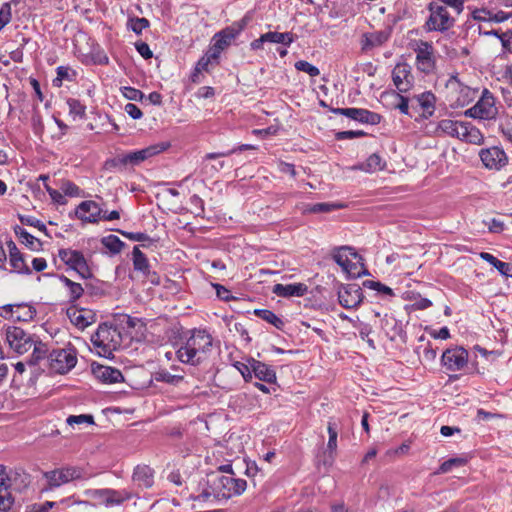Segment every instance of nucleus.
<instances>
[{"mask_svg":"<svg viewBox=\"0 0 512 512\" xmlns=\"http://www.w3.org/2000/svg\"><path fill=\"white\" fill-rule=\"evenodd\" d=\"M213 339L205 330L194 329L176 351L178 360L184 364L199 365L211 351Z\"/></svg>","mask_w":512,"mask_h":512,"instance_id":"nucleus-1","label":"nucleus"},{"mask_svg":"<svg viewBox=\"0 0 512 512\" xmlns=\"http://www.w3.org/2000/svg\"><path fill=\"white\" fill-rule=\"evenodd\" d=\"M209 489L213 496L218 499H229L233 495L242 494L247 486L243 479L235 478L234 475H222L212 473L208 477Z\"/></svg>","mask_w":512,"mask_h":512,"instance_id":"nucleus-2","label":"nucleus"},{"mask_svg":"<svg viewBox=\"0 0 512 512\" xmlns=\"http://www.w3.org/2000/svg\"><path fill=\"white\" fill-rule=\"evenodd\" d=\"M427 8L430 13L425 23L427 31L445 32L454 26L455 19L450 15L446 6L431 2Z\"/></svg>","mask_w":512,"mask_h":512,"instance_id":"nucleus-3","label":"nucleus"},{"mask_svg":"<svg viewBox=\"0 0 512 512\" xmlns=\"http://www.w3.org/2000/svg\"><path fill=\"white\" fill-rule=\"evenodd\" d=\"M247 25L246 18L234 22L232 25L222 29L213 37L212 56L219 57L220 53L226 49L239 36Z\"/></svg>","mask_w":512,"mask_h":512,"instance_id":"nucleus-4","label":"nucleus"},{"mask_svg":"<svg viewBox=\"0 0 512 512\" xmlns=\"http://www.w3.org/2000/svg\"><path fill=\"white\" fill-rule=\"evenodd\" d=\"M116 330L112 327L101 324L97 331L91 336V342L98 349V354L104 357H110L116 348L114 335Z\"/></svg>","mask_w":512,"mask_h":512,"instance_id":"nucleus-5","label":"nucleus"},{"mask_svg":"<svg viewBox=\"0 0 512 512\" xmlns=\"http://www.w3.org/2000/svg\"><path fill=\"white\" fill-rule=\"evenodd\" d=\"M34 334H29L20 327L9 326L6 329V341L17 354L28 352L34 344Z\"/></svg>","mask_w":512,"mask_h":512,"instance_id":"nucleus-6","label":"nucleus"},{"mask_svg":"<svg viewBox=\"0 0 512 512\" xmlns=\"http://www.w3.org/2000/svg\"><path fill=\"white\" fill-rule=\"evenodd\" d=\"M347 252L350 253L355 259L358 258V254L351 247H341L334 254V261L341 266L343 271L351 278H358L362 275H367L368 271L361 265L358 267L357 263L351 262Z\"/></svg>","mask_w":512,"mask_h":512,"instance_id":"nucleus-7","label":"nucleus"},{"mask_svg":"<svg viewBox=\"0 0 512 512\" xmlns=\"http://www.w3.org/2000/svg\"><path fill=\"white\" fill-rule=\"evenodd\" d=\"M50 368L56 373L65 374L75 367L76 353L72 349H56L49 353Z\"/></svg>","mask_w":512,"mask_h":512,"instance_id":"nucleus-8","label":"nucleus"},{"mask_svg":"<svg viewBox=\"0 0 512 512\" xmlns=\"http://www.w3.org/2000/svg\"><path fill=\"white\" fill-rule=\"evenodd\" d=\"M58 256L67 266L76 271L83 279L92 277V272L87 261L80 251L60 249Z\"/></svg>","mask_w":512,"mask_h":512,"instance_id":"nucleus-9","label":"nucleus"},{"mask_svg":"<svg viewBox=\"0 0 512 512\" xmlns=\"http://www.w3.org/2000/svg\"><path fill=\"white\" fill-rule=\"evenodd\" d=\"M466 115L473 118L492 119L497 114L495 99L492 93L484 89L477 103L465 112Z\"/></svg>","mask_w":512,"mask_h":512,"instance_id":"nucleus-10","label":"nucleus"},{"mask_svg":"<svg viewBox=\"0 0 512 512\" xmlns=\"http://www.w3.org/2000/svg\"><path fill=\"white\" fill-rule=\"evenodd\" d=\"M83 476V470L78 467H63L44 473V477L50 488H56L72 480L80 479Z\"/></svg>","mask_w":512,"mask_h":512,"instance_id":"nucleus-11","label":"nucleus"},{"mask_svg":"<svg viewBox=\"0 0 512 512\" xmlns=\"http://www.w3.org/2000/svg\"><path fill=\"white\" fill-rule=\"evenodd\" d=\"M88 494L99 504L105 506L120 505L132 497V494L127 490L114 489H94L88 491Z\"/></svg>","mask_w":512,"mask_h":512,"instance_id":"nucleus-12","label":"nucleus"},{"mask_svg":"<svg viewBox=\"0 0 512 512\" xmlns=\"http://www.w3.org/2000/svg\"><path fill=\"white\" fill-rule=\"evenodd\" d=\"M416 52V66L418 70L425 74H430L435 70L436 59L432 43L420 41Z\"/></svg>","mask_w":512,"mask_h":512,"instance_id":"nucleus-13","label":"nucleus"},{"mask_svg":"<svg viewBox=\"0 0 512 512\" xmlns=\"http://www.w3.org/2000/svg\"><path fill=\"white\" fill-rule=\"evenodd\" d=\"M66 315L70 322L80 330H84L97 320L96 313L93 310L78 305H70L66 310Z\"/></svg>","mask_w":512,"mask_h":512,"instance_id":"nucleus-14","label":"nucleus"},{"mask_svg":"<svg viewBox=\"0 0 512 512\" xmlns=\"http://www.w3.org/2000/svg\"><path fill=\"white\" fill-rule=\"evenodd\" d=\"M363 291L357 284L341 285L338 290V300L346 309L357 308L363 301Z\"/></svg>","mask_w":512,"mask_h":512,"instance_id":"nucleus-15","label":"nucleus"},{"mask_svg":"<svg viewBox=\"0 0 512 512\" xmlns=\"http://www.w3.org/2000/svg\"><path fill=\"white\" fill-rule=\"evenodd\" d=\"M332 112L371 125L379 124L382 118L380 114L362 108H335Z\"/></svg>","mask_w":512,"mask_h":512,"instance_id":"nucleus-16","label":"nucleus"},{"mask_svg":"<svg viewBox=\"0 0 512 512\" xmlns=\"http://www.w3.org/2000/svg\"><path fill=\"white\" fill-rule=\"evenodd\" d=\"M392 80L400 93L408 92L414 83L411 67L407 63H398L392 70Z\"/></svg>","mask_w":512,"mask_h":512,"instance_id":"nucleus-17","label":"nucleus"},{"mask_svg":"<svg viewBox=\"0 0 512 512\" xmlns=\"http://www.w3.org/2000/svg\"><path fill=\"white\" fill-rule=\"evenodd\" d=\"M441 360L447 370L459 371L467 365L468 352L462 347L447 349L444 351Z\"/></svg>","mask_w":512,"mask_h":512,"instance_id":"nucleus-18","label":"nucleus"},{"mask_svg":"<svg viewBox=\"0 0 512 512\" xmlns=\"http://www.w3.org/2000/svg\"><path fill=\"white\" fill-rule=\"evenodd\" d=\"M479 156L484 166L488 169L499 170L506 165L508 160L505 152L497 146L482 149Z\"/></svg>","mask_w":512,"mask_h":512,"instance_id":"nucleus-19","label":"nucleus"},{"mask_svg":"<svg viewBox=\"0 0 512 512\" xmlns=\"http://www.w3.org/2000/svg\"><path fill=\"white\" fill-rule=\"evenodd\" d=\"M103 210L98 203L92 200L81 202L75 211L76 217L84 222L98 223L101 220Z\"/></svg>","mask_w":512,"mask_h":512,"instance_id":"nucleus-20","label":"nucleus"},{"mask_svg":"<svg viewBox=\"0 0 512 512\" xmlns=\"http://www.w3.org/2000/svg\"><path fill=\"white\" fill-rule=\"evenodd\" d=\"M167 148L165 144H156L146 147L141 150L129 152L125 154L127 160V166H137L143 161L149 159L152 156L159 154Z\"/></svg>","mask_w":512,"mask_h":512,"instance_id":"nucleus-21","label":"nucleus"},{"mask_svg":"<svg viewBox=\"0 0 512 512\" xmlns=\"http://www.w3.org/2000/svg\"><path fill=\"white\" fill-rule=\"evenodd\" d=\"M92 373L101 382L107 384L118 383L123 380V375L120 370L101 364L93 363Z\"/></svg>","mask_w":512,"mask_h":512,"instance_id":"nucleus-22","label":"nucleus"},{"mask_svg":"<svg viewBox=\"0 0 512 512\" xmlns=\"http://www.w3.org/2000/svg\"><path fill=\"white\" fill-rule=\"evenodd\" d=\"M411 102L414 103L415 109L420 107L423 110L422 116L424 118L427 119L433 115L436 97L432 92H423L419 95H414L411 98Z\"/></svg>","mask_w":512,"mask_h":512,"instance_id":"nucleus-23","label":"nucleus"},{"mask_svg":"<svg viewBox=\"0 0 512 512\" xmlns=\"http://www.w3.org/2000/svg\"><path fill=\"white\" fill-rule=\"evenodd\" d=\"M308 291V287L304 283H293V284H275L272 288V292L279 297H302Z\"/></svg>","mask_w":512,"mask_h":512,"instance_id":"nucleus-24","label":"nucleus"},{"mask_svg":"<svg viewBox=\"0 0 512 512\" xmlns=\"http://www.w3.org/2000/svg\"><path fill=\"white\" fill-rule=\"evenodd\" d=\"M133 481L142 488H150L154 484V471L148 465H138L135 467Z\"/></svg>","mask_w":512,"mask_h":512,"instance_id":"nucleus-25","label":"nucleus"},{"mask_svg":"<svg viewBox=\"0 0 512 512\" xmlns=\"http://www.w3.org/2000/svg\"><path fill=\"white\" fill-rule=\"evenodd\" d=\"M250 363L252 374L260 381L267 383H274L276 381V372L270 366L253 358L250 359Z\"/></svg>","mask_w":512,"mask_h":512,"instance_id":"nucleus-26","label":"nucleus"},{"mask_svg":"<svg viewBox=\"0 0 512 512\" xmlns=\"http://www.w3.org/2000/svg\"><path fill=\"white\" fill-rule=\"evenodd\" d=\"M460 140L467 143L481 145L484 142V136L478 128L469 122H464L463 127L460 128Z\"/></svg>","mask_w":512,"mask_h":512,"instance_id":"nucleus-27","label":"nucleus"},{"mask_svg":"<svg viewBox=\"0 0 512 512\" xmlns=\"http://www.w3.org/2000/svg\"><path fill=\"white\" fill-rule=\"evenodd\" d=\"M59 280L64 284V286L68 289V302L70 305H76L75 303L79 300L84 294V288L80 283L74 282L69 279L65 275H59Z\"/></svg>","mask_w":512,"mask_h":512,"instance_id":"nucleus-28","label":"nucleus"},{"mask_svg":"<svg viewBox=\"0 0 512 512\" xmlns=\"http://www.w3.org/2000/svg\"><path fill=\"white\" fill-rule=\"evenodd\" d=\"M386 166L385 161L380 155L373 153L370 155L365 162L355 166V169L365 171L367 173H374L376 171L383 170Z\"/></svg>","mask_w":512,"mask_h":512,"instance_id":"nucleus-29","label":"nucleus"},{"mask_svg":"<svg viewBox=\"0 0 512 512\" xmlns=\"http://www.w3.org/2000/svg\"><path fill=\"white\" fill-rule=\"evenodd\" d=\"M480 257L495 267L503 276L512 277V263L500 261L488 252H481Z\"/></svg>","mask_w":512,"mask_h":512,"instance_id":"nucleus-30","label":"nucleus"},{"mask_svg":"<svg viewBox=\"0 0 512 512\" xmlns=\"http://www.w3.org/2000/svg\"><path fill=\"white\" fill-rule=\"evenodd\" d=\"M463 125L464 122L454 121L451 119H443L438 123L437 130L449 136L460 139V128L463 127Z\"/></svg>","mask_w":512,"mask_h":512,"instance_id":"nucleus-31","label":"nucleus"},{"mask_svg":"<svg viewBox=\"0 0 512 512\" xmlns=\"http://www.w3.org/2000/svg\"><path fill=\"white\" fill-rule=\"evenodd\" d=\"M265 34L268 43L283 44L284 46H290L296 38V35L292 32L280 33L277 31H269Z\"/></svg>","mask_w":512,"mask_h":512,"instance_id":"nucleus-32","label":"nucleus"},{"mask_svg":"<svg viewBox=\"0 0 512 512\" xmlns=\"http://www.w3.org/2000/svg\"><path fill=\"white\" fill-rule=\"evenodd\" d=\"M33 352L31 356V364H37L44 358H49V349L46 343L39 340V338L34 336V344H33Z\"/></svg>","mask_w":512,"mask_h":512,"instance_id":"nucleus-33","label":"nucleus"},{"mask_svg":"<svg viewBox=\"0 0 512 512\" xmlns=\"http://www.w3.org/2000/svg\"><path fill=\"white\" fill-rule=\"evenodd\" d=\"M36 310L33 306L26 303L15 304L14 316L15 321L27 322L34 318Z\"/></svg>","mask_w":512,"mask_h":512,"instance_id":"nucleus-34","label":"nucleus"},{"mask_svg":"<svg viewBox=\"0 0 512 512\" xmlns=\"http://www.w3.org/2000/svg\"><path fill=\"white\" fill-rule=\"evenodd\" d=\"M342 204L335 203H315V204H307L304 207V214H319V213H329L331 211L342 208Z\"/></svg>","mask_w":512,"mask_h":512,"instance_id":"nucleus-35","label":"nucleus"},{"mask_svg":"<svg viewBox=\"0 0 512 512\" xmlns=\"http://www.w3.org/2000/svg\"><path fill=\"white\" fill-rule=\"evenodd\" d=\"M14 232L20 239V241L31 250H36L37 246H40V240L28 233L24 228L19 225L14 227Z\"/></svg>","mask_w":512,"mask_h":512,"instance_id":"nucleus-36","label":"nucleus"},{"mask_svg":"<svg viewBox=\"0 0 512 512\" xmlns=\"http://www.w3.org/2000/svg\"><path fill=\"white\" fill-rule=\"evenodd\" d=\"M133 265L134 269L141 271L142 273L150 274V265L145 254L139 249L138 246L133 248Z\"/></svg>","mask_w":512,"mask_h":512,"instance_id":"nucleus-37","label":"nucleus"},{"mask_svg":"<svg viewBox=\"0 0 512 512\" xmlns=\"http://www.w3.org/2000/svg\"><path fill=\"white\" fill-rule=\"evenodd\" d=\"M254 314L262 320L272 324L277 329H282L284 322L274 312L268 309H256Z\"/></svg>","mask_w":512,"mask_h":512,"instance_id":"nucleus-38","label":"nucleus"},{"mask_svg":"<svg viewBox=\"0 0 512 512\" xmlns=\"http://www.w3.org/2000/svg\"><path fill=\"white\" fill-rule=\"evenodd\" d=\"M102 245L108 249L112 254H118L124 247V242L115 235H108L101 239Z\"/></svg>","mask_w":512,"mask_h":512,"instance_id":"nucleus-39","label":"nucleus"},{"mask_svg":"<svg viewBox=\"0 0 512 512\" xmlns=\"http://www.w3.org/2000/svg\"><path fill=\"white\" fill-rule=\"evenodd\" d=\"M9 263L12 267L13 272L19 274H31V270L25 262L23 254L9 257Z\"/></svg>","mask_w":512,"mask_h":512,"instance_id":"nucleus-40","label":"nucleus"},{"mask_svg":"<svg viewBox=\"0 0 512 512\" xmlns=\"http://www.w3.org/2000/svg\"><path fill=\"white\" fill-rule=\"evenodd\" d=\"M154 379L157 382H164L170 385H178L183 381L184 377L182 375H173L167 370H159L155 372Z\"/></svg>","mask_w":512,"mask_h":512,"instance_id":"nucleus-41","label":"nucleus"},{"mask_svg":"<svg viewBox=\"0 0 512 512\" xmlns=\"http://www.w3.org/2000/svg\"><path fill=\"white\" fill-rule=\"evenodd\" d=\"M127 167V160L125 154L118 155L114 158L107 159L104 163L106 170L119 169L122 170Z\"/></svg>","mask_w":512,"mask_h":512,"instance_id":"nucleus-42","label":"nucleus"},{"mask_svg":"<svg viewBox=\"0 0 512 512\" xmlns=\"http://www.w3.org/2000/svg\"><path fill=\"white\" fill-rule=\"evenodd\" d=\"M76 73L69 67L59 66L57 68V77L53 80L55 86H61L64 79L72 81Z\"/></svg>","mask_w":512,"mask_h":512,"instance_id":"nucleus-43","label":"nucleus"},{"mask_svg":"<svg viewBox=\"0 0 512 512\" xmlns=\"http://www.w3.org/2000/svg\"><path fill=\"white\" fill-rule=\"evenodd\" d=\"M254 149H256V146H254V145L242 144V145H239L238 147L233 148L231 150H228L226 152L208 153L205 156V158L206 159H216V158H219V157L229 156V155L234 154L236 152H241V151H244V150H254Z\"/></svg>","mask_w":512,"mask_h":512,"instance_id":"nucleus-44","label":"nucleus"},{"mask_svg":"<svg viewBox=\"0 0 512 512\" xmlns=\"http://www.w3.org/2000/svg\"><path fill=\"white\" fill-rule=\"evenodd\" d=\"M69 112L74 117L84 118L86 107L77 99H68Z\"/></svg>","mask_w":512,"mask_h":512,"instance_id":"nucleus-45","label":"nucleus"},{"mask_svg":"<svg viewBox=\"0 0 512 512\" xmlns=\"http://www.w3.org/2000/svg\"><path fill=\"white\" fill-rule=\"evenodd\" d=\"M294 66L298 71L305 72L311 77H316L320 74V70L316 66L305 60L297 61Z\"/></svg>","mask_w":512,"mask_h":512,"instance_id":"nucleus-46","label":"nucleus"},{"mask_svg":"<svg viewBox=\"0 0 512 512\" xmlns=\"http://www.w3.org/2000/svg\"><path fill=\"white\" fill-rule=\"evenodd\" d=\"M18 218L23 225L32 226L40 231L46 232L45 224L35 217L28 215H19Z\"/></svg>","mask_w":512,"mask_h":512,"instance_id":"nucleus-47","label":"nucleus"},{"mask_svg":"<svg viewBox=\"0 0 512 512\" xmlns=\"http://www.w3.org/2000/svg\"><path fill=\"white\" fill-rule=\"evenodd\" d=\"M363 286L366 288L384 293L386 295H390V296L394 295L393 290L390 287L382 284L381 282L366 280L363 282Z\"/></svg>","mask_w":512,"mask_h":512,"instance_id":"nucleus-48","label":"nucleus"},{"mask_svg":"<svg viewBox=\"0 0 512 512\" xmlns=\"http://www.w3.org/2000/svg\"><path fill=\"white\" fill-rule=\"evenodd\" d=\"M129 26L133 32L140 34L143 29L149 26V21L146 18H131L129 19Z\"/></svg>","mask_w":512,"mask_h":512,"instance_id":"nucleus-49","label":"nucleus"},{"mask_svg":"<svg viewBox=\"0 0 512 512\" xmlns=\"http://www.w3.org/2000/svg\"><path fill=\"white\" fill-rule=\"evenodd\" d=\"M327 430H328V434H329V439H328V443H327V448L333 452L336 450L337 448V436H338V432H337V429L336 427L334 426V424L332 422H329L328 423V427H327Z\"/></svg>","mask_w":512,"mask_h":512,"instance_id":"nucleus-50","label":"nucleus"},{"mask_svg":"<svg viewBox=\"0 0 512 512\" xmlns=\"http://www.w3.org/2000/svg\"><path fill=\"white\" fill-rule=\"evenodd\" d=\"M234 367L240 372L246 382L252 379L250 359L248 360V364L237 361L234 363Z\"/></svg>","mask_w":512,"mask_h":512,"instance_id":"nucleus-51","label":"nucleus"},{"mask_svg":"<svg viewBox=\"0 0 512 512\" xmlns=\"http://www.w3.org/2000/svg\"><path fill=\"white\" fill-rule=\"evenodd\" d=\"M13 498L7 489L0 490V511H7L12 507Z\"/></svg>","mask_w":512,"mask_h":512,"instance_id":"nucleus-52","label":"nucleus"},{"mask_svg":"<svg viewBox=\"0 0 512 512\" xmlns=\"http://www.w3.org/2000/svg\"><path fill=\"white\" fill-rule=\"evenodd\" d=\"M66 422H67V424H69L71 426L74 424H83V423L93 424L94 419H93L92 415H86V414L71 415L67 418Z\"/></svg>","mask_w":512,"mask_h":512,"instance_id":"nucleus-53","label":"nucleus"},{"mask_svg":"<svg viewBox=\"0 0 512 512\" xmlns=\"http://www.w3.org/2000/svg\"><path fill=\"white\" fill-rule=\"evenodd\" d=\"M400 102L396 105V107L400 110L401 113L405 115H410V109H415L414 103L411 102V99L409 100L407 97H404L402 95H398Z\"/></svg>","mask_w":512,"mask_h":512,"instance_id":"nucleus-54","label":"nucleus"},{"mask_svg":"<svg viewBox=\"0 0 512 512\" xmlns=\"http://www.w3.org/2000/svg\"><path fill=\"white\" fill-rule=\"evenodd\" d=\"M123 96L133 101H142V99L145 97L142 91L133 87H124Z\"/></svg>","mask_w":512,"mask_h":512,"instance_id":"nucleus-55","label":"nucleus"},{"mask_svg":"<svg viewBox=\"0 0 512 512\" xmlns=\"http://www.w3.org/2000/svg\"><path fill=\"white\" fill-rule=\"evenodd\" d=\"M11 21V6L4 3L0 8V29L5 27Z\"/></svg>","mask_w":512,"mask_h":512,"instance_id":"nucleus-56","label":"nucleus"},{"mask_svg":"<svg viewBox=\"0 0 512 512\" xmlns=\"http://www.w3.org/2000/svg\"><path fill=\"white\" fill-rule=\"evenodd\" d=\"M61 190L68 196H80V188L71 181H64L61 185Z\"/></svg>","mask_w":512,"mask_h":512,"instance_id":"nucleus-57","label":"nucleus"},{"mask_svg":"<svg viewBox=\"0 0 512 512\" xmlns=\"http://www.w3.org/2000/svg\"><path fill=\"white\" fill-rule=\"evenodd\" d=\"M499 40L501 41L502 48L505 52L512 53V32L506 31L499 35Z\"/></svg>","mask_w":512,"mask_h":512,"instance_id":"nucleus-58","label":"nucleus"},{"mask_svg":"<svg viewBox=\"0 0 512 512\" xmlns=\"http://www.w3.org/2000/svg\"><path fill=\"white\" fill-rule=\"evenodd\" d=\"M120 233L125 236L127 239L138 242H146L151 241L150 237L146 233L142 232H126L120 231Z\"/></svg>","mask_w":512,"mask_h":512,"instance_id":"nucleus-59","label":"nucleus"},{"mask_svg":"<svg viewBox=\"0 0 512 512\" xmlns=\"http://www.w3.org/2000/svg\"><path fill=\"white\" fill-rule=\"evenodd\" d=\"M217 58L218 57L212 56V51L210 53L205 54L198 60L196 64L197 71H208V67L209 64L211 63V60H216Z\"/></svg>","mask_w":512,"mask_h":512,"instance_id":"nucleus-60","label":"nucleus"},{"mask_svg":"<svg viewBox=\"0 0 512 512\" xmlns=\"http://www.w3.org/2000/svg\"><path fill=\"white\" fill-rule=\"evenodd\" d=\"M472 18L477 21H488L491 18V11L486 8H475L472 10Z\"/></svg>","mask_w":512,"mask_h":512,"instance_id":"nucleus-61","label":"nucleus"},{"mask_svg":"<svg viewBox=\"0 0 512 512\" xmlns=\"http://www.w3.org/2000/svg\"><path fill=\"white\" fill-rule=\"evenodd\" d=\"M438 1L441 2L442 4H444V6H449V7L453 8L456 11V13L459 15L464 10V3L467 2L468 0H438Z\"/></svg>","mask_w":512,"mask_h":512,"instance_id":"nucleus-62","label":"nucleus"},{"mask_svg":"<svg viewBox=\"0 0 512 512\" xmlns=\"http://www.w3.org/2000/svg\"><path fill=\"white\" fill-rule=\"evenodd\" d=\"M124 110L132 119L135 120L140 119L143 116V113L140 110V108L133 103L126 104Z\"/></svg>","mask_w":512,"mask_h":512,"instance_id":"nucleus-63","label":"nucleus"},{"mask_svg":"<svg viewBox=\"0 0 512 512\" xmlns=\"http://www.w3.org/2000/svg\"><path fill=\"white\" fill-rule=\"evenodd\" d=\"M136 50L144 59H150L153 56V53L149 47V45L145 42H138L135 44Z\"/></svg>","mask_w":512,"mask_h":512,"instance_id":"nucleus-64","label":"nucleus"}]
</instances>
